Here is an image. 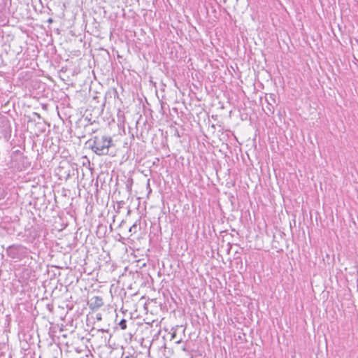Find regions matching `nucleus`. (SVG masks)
Masks as SVG:
<instances>
[{"label":"nucleus","instance_id":"obj_12","mask_svg":"<svg viewBox=\"0 0 358 358\" xmlns=\"http://www.w3.org/2000/svg\"><path fill=\"white\" fill-rule=\"evenodd\" d=\"M104 341L105 342L106 341V336L104 337Z\"/></svg>","mask_w":358,"mask_h":358},{"label":"nucleus","instance_id":"obj_2","mask_svg":"<svg viewBox=\"0 0 358 358\" xmlns=\"http://www.w3.org/2000/svg\"><path fill=\"white\" fill-rule=\"evenodd\" d=\"M7 255L13 259L21 260L28 255V249L22 245H11L6 249Z\"/></svg>","mask_w":358,"mask_h":358},{"label":"nucleus","instance_id":"obj_10","mask_svg":"<svg viewBox=\"0 0 358 358\" xmlns=\"http://www.w3.org/2000/svg\"><path fill=\"white\" fill-rule=\"evenodd\" d=\"M182 350H183V351H185V352H186V351H187V349H186V348H185V346L182 348Z\"/></svg>","mask_w":358,"mask_h":358},{"label":"nucleus","instance_id":"obj_5","mask_svg":"<svg viewBox=\"0 0 358 358\" xmlns=\"http://www.w3.org/2000/svg\"><path fill=\"white\" fill-rule=\"evenodd\" d=\"M140 224H141V220L138 219L136 220L134 224L130 227L129 231L131 234H136L138 232V230L140 229Z\"/></svg>","mask_w":358,"mask_h":358},{"label":"nucleus","instance_id":"obj_6","mask_svg":"<svg viewBox=\"0 0 358 358\" xmlns=\"http://www.w3.org/2000/svg\"><path fill=\"white\" fill-rule=\"evenodd\" d=\"M127 321L125 319H122L120 320V322L118 323V325L120 326L121 329L124 330L127 329Z\"/></svg>","mask_w":358,"mask_h":358},{"label":"nucleus","instance_id":"obj_9","mask_svg":"<svg viewBox=\"0 0 358 358\" xmlns=\"http://www.w3.org/2000/svg\"><path fill=\"white\" fill-rule=\"evenodd\" d=\"M48 23H52V22H53V20H52V18H49V19L48 20Z\"/></svg>","mask_w":358,"mask_h":358},{"label":"nucleus","instance_id":"obj_4","mask_svg":"<svg viewBox=\"0 0 358 358\" xmlns=\"http://www.w3.org/2000/svg\"><path fill=\"white\" fill-rule=\"evenodd\" d=\"M89 306L90 308L93 310L99 309L103 306V301L102 297L99 296H93L90 299Z\"/></svg>","mask_w":358,"mask_h":358},{"label":"nucleus","instance_id":"obj_1","mask_svg":"<svg viewBox=\"0 0 358 358\" xmlns=\"http://www.w3.org/2000/svg\"><path fill=\"white\" fill-rule=\"evenodd\" d=\"M91 142L90 149L99 156L109 155L110 149L115 146L113 138L105 134L94 136L89 141V143Z\"/></svg>","mask_w":358,"mask_h":358},{"label":"nucleus","instance_id":"obj_11","mask_svg":"<svg viewBox=\"0 0 358 358\" xmlns=\"http://www.w3.org/2000/svg\"><path fill=\"white\" fill-rule=\"evenodd\" d=\"M149 181H150V180H148V185H148V187H150V182H149Z\"/></svg>","mask_w":358,"mask_h":358},{"label":"nucleus","instance_id":"obj_7","mask_svg":"<svg viewBox=\"0 0 358 358\" xmlns=\"http://www.w3.org/2000/svg\"><path fill=\"white\" fill-rule=\"evenodd\" d=\"M98 331H99V332H101V333L108 332V330H107V331H106V330H104V329H99V330H98Z\"/></svg>","mask_w":358,"mask_h":358},{"label":"nucleus","instance_id":"obj_8","mask_svg":"<svg viewBox=\"0 0 358 358\" xmlns=\"http://www.w3.org/2000/svg\"><path fill=\"white\" fill-rule=\"evenodd\" d=\"M96 319H97L98 320H101V315L100 314L97 315H96Z\"/></svg>","mask_w":358,"mask_h":358},{"label":"nucleus","instance_id":"obj_3","mask_svg":"<svg viewBox=\"0 0 358 358\" xmlns=\"http://www.w3.org/2000/svg\"><path fill=\"white\" fill-rule=\"evenodd\" d=\"M269 98L271 99V102L267 97H266L265 100L267 102V105L266 106L265 108H264L266 114L268 115V116H271L272 115L274 114V112H275V105L276 104L275 103V99L273 98V94H270L269 95Z\"/></svg>","mask_w":358,"mask_h":358}]
</instances>
